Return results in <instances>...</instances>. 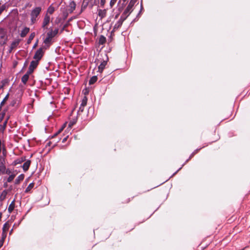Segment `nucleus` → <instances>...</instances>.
Here are the masks:
<instances>
[{
  "mask_svg": "<svg viewBox=\"0 0 250 250\" xmlns=\"http://www.w3.org/2000/svg\"><path fill=\"white\" fill-rule=\"evenodd\" d=\"M67 137H66L64 138L62 140V143H64V142L66 141V139H67Z\"/></svg>",
  "mask_w": 250,
  "mask_h": 250,
  "instance_id": "79ce46f5",
  "label": "nucleus"
},
{
  "mask_svg": "<svg viewBox=\"0 0 250 250\" xmlns=\"http://www.w3.org/2000/svg\"><path fill=\"white\" fill-rule=\"evenodd\" d=\"M6 232H2V238H1V240H3V242L4 241V239H5V237H6Z\"/></svg>",
  "mask_w": 250,
  "mask_h": 250,
  "instance_id": "f704fd0d",
  "label": "nucleus"
},
{
  "mask_svg": "<svg viewBox=\"0 0 250 250\" xmlns=\"http://www.w3.org/2000/svg\"><path fill=\"white\" fill-rule=\"evenodd\" d=\"M107 62L105 61L102 62L100 65L99 66V71L102 72L103 70L104 69L105 65H106Z\"/></svg>",
  "mask_w": 250,
  "mask_h": 250,
  "instance_id": "2eb2a0df",
  "label": "nucleus"
},
{
  "mask_svg": "<svg viewBox=\"0 0 250 250\" xmlns=\"http://www.w3.org/2000/svg\"><path fill=\"white\" fill-rule=\"evenodd\" d=\"M34 37H35V33H31L29 37L28 42H30L31 40H32L34 39Z\"/></svg>",
  "mask_w": 250,
  "mask_h": 250,
  "instance_id": "7c9ffc66",
  "label": "nucleus"
},
{
  "mask_svg": "<svg viewBox=\"0 0 250 250\" xmlns=\"http://www.w3.org/2000/svg\"><path fill=\"white\" fill-rule=\"evenodd\" d=\"M31 162L29 160L26 161L22 166V168L24 171H26L28 169L30 165Z\"/></svg>",
  "mask_w": 250,
  "mask_h": 250,
  "instance_id": "4468645a",
  "label": "nucleus"
},
{
  "mask_svg": "<svg viewBox=\"0 0 250 250\" xmlns=\"http://www.w3.org/2000/svg\"><path fill=\"white\" fill-rule=\"evenodd\" d=\"M3 240H0V248L2 246L3 244Z\"/></svg>",
  "mask_w": 250,
  "mask_h": 250,
  "instance_id": "58836bf2",
  "label": "nucleus"
},
{
  "mask_svg": "<svg viewBox=\"0 0 250 250\" xmlns=\"http://www.w3.org/2000/svg\"><path fill=\"white\" fill-rule=\"evenodd\" d=\"M5 101L4 100H3V101L1 103V105H3Z\"/></svg>",
  "mask_w": 250,
  "mask_h": 250,
  "instance_id": "37998d69",
  "label": "nucleus"
},
{
  "mask_svg": "<svg viewBox=\"0 0 250 250\" xmlns=\"http://www.w3.org/2000/svg\"><path fill=\"white\" fill-rule=\"evenodd\" d=\"M24 178V175L23 174L20 175L15 180V184L18 185L21 181H22Z\"/></svg>",
  "mask_w": 250,
  "mask_h": 250,
  "instance_id": "f8f14e48",
  "label": "nucleus"
},
{
  "mask_svg": "<svg viewBox=\"0 0 250 250\" xmlns=\"http://www.w3.org/2000/svg\"><path fill=\"white\" fill-rule=\"evenodd\" d=\"M106 42V38L104 36H101L99 38V43L100 44H104Z\"/></svg>",
  "mask_w": 250,
  "mask_h": 250,
  "instance_id": "b1692460",
  "label": "nucleus"
},
{
  "mask_svg": "<svg viewBox=\"0 0 250 250\" xmlns=\"http://www.w3.org/2000/svg\"><path fill=\"white\" fill-rule=\"evenodd\" d=\"M43 54V52L42 48H40V49L37 50V51L36 52V53L34 55V59L35 60L39 62V61L41 59L42 57Z\"/></svg>",
  "mask_w": 250,
  "mask_h": 250,
  "instance_id": "7ed1b4c3",
  "label": "nucleus"
},
{
  "mask_svg": "<svg viewBox=\"0 0 250 250\" xmlns=\"http://www.w3.org/2000/svg\"><path fill=\"white\" fill-rule=\"evenodd\" d=\"M34 186V184L33 183H30L26 188L25 192L26 193L29 192L33 188Z\"/></svg>",
  "mask_w": 250,
  "mask_h": 250,
  "instance_id": "a878e982",
  "label": "nucleus"
},
{
  "mask_svg": "<svg viewBox=\"0 0 250 250\" xmlns=\"http://www.w3.org/2000/svg\"><path fill=\"white\" fill-rule=\"evenodd\" d=\"M125 20V18L123 16H121L120 19L115 23L114 27V29H118L119 27H120L122 26L123 21Z\"/></svg>",
  "mask_w": 250,
  "mask_h": 250,
  "instance_id": "39448f33",
  "label": "nucleus"
},
{
  "mask_svg": "<svg viewBox=\"0 0 250 250\" xmlns=\"http://www.w3.org/2000/svg\"><path fill=\"white\" fill-rule=\"evenodd\" d=\"M4 8L3 6H1L0 8V15L1 14V13L2 12V11L4 10Z\"/></svg>",
  "mask_w": 250,
  "mask_h": 250,
  "instance_id": "4c0bfd02",
  "label": "nucleus"
},
{
  "mask_svg": "<svg viewBox=\"0 0 250 250\" xmlns=\"http://www.w3.org/2000/svg\"><path fill=\"white\" fill-rule=\"evenodd\" d=\"M54 12V8L52 6H49L47 9V12L52 14Z\"/></svg>",
  "mask_w": 250,
  "mask_h": 250,
  "instance_id": "c85d7f7f",
  "label": "nucleus"
},
{
  "mask_svg": "<svg viewBox=\"0 0 250 250\" xmlns=\"http://www.w3.org/2000/svg\"><path fill=\"white\" fill-rule=\"evenodd\" d=\"M242 250H244V249H242Z\"/></svg>",
  "mask_w": 250,
  "mask_h": 250,
  "instance_id": "49530a36",
  "label": "nucleus"
},
{
  "mask_svg": "<svg viewBox=\"0 0 250 250\" xmlns=\"http://www.w3.org/2000/svg\"><path fill=\"white\" fill-rule=\"evenodd\" d=\"M17 172H16L15 174H12L10 175V176L8 177V178L7 179V181L8 183L11 182L14 178L15 177L16 175H17Z\"/></svg>",
  "mask_w": 250,
  "mask_h": 250,
  "instance_id": "4be33fe9",
  "label": "nucleus"
},
{
  "mask_svg": "<svg viewBox=\"0 0 250 250\" xmlns=\"http://www.w3.org/2000/svg\"><path fill=\"white\" fill-rule=\"evenodd\" d=\"M42 11V8L40 7H37L34 8L31 12V22L34 24L37 21V18L40 15Z\"/></svg>",
  "mask_w": 250,
  "mask_h": 250,
  "instance_id": "f257e3e1",
  "label": "nucleus"
},
{
  "mask_svg": "<svg viewBox=\"0 0 250 250\" xmlns=\"http://www.w3.org/2000/svg\"><path fill=\"white\" fill-rule=\"evenodd\" d=\"M16 172V171H12V170L8 168V169H5V174H8V175H11L12 174H15Z\"/></svg>",
  "mask_w": 250,
  "mask_h": 250,
  "instance_id": "cd10ccee",
  "label": "nucleus"
},
{
  "mask_svg": "<svg viewBox=\"0 0 250 250\" xmlns=\"http://www.w3.org/2000/svg\"><path fill=\"white\" fill-rule=\"evenodd\" d=\"M14 208H15V200H13L11 203V204H10V205L8 207V212L9 213H11L13 211V210H14Z\"/></svg>",
  "mask_w": 250,
  "mask_h": 250,
  "instance_id": "dca6fc26",
  "label": "nucleus"
},
{
  "mask_svg": "<svg viewBox=\"0 0 250 250\" xmlns=\"http://www.w3.org/2000/svg\"><path fill=\"white\" fill-rule=\"evenodd\" d=\"M117 0H111L110 2V6L112 8L116 3Z\"/></svg>",
  "mask_w": 250,
  "mask_h": 250,
  "instance_id": "c756f323",
  "label": "nucleus"
},
{
  "mask_svg": "<svg viewBox=\"0 0 250 250\" xmlns=\"http://www.w3.org/2000/svg\"><path fill=\"white\" fill-rule=\"evenodd\" d=\"M135 0H131L127 5L126 9L125 10L124 12L122 14L121 16H123L125 19L127 18V17L130 15V14L132 11V8L135 3Z\"/></svg>",
  "mask_w": 250,
  "mask_h": 250,
  "instance_id": "f03ea898",
  "label": "nucleus"
},
{
  "mask_svg": "<svg viewBox=\"0 0 250 250\" xmlns=\"http://www.w3.org/2000/svg\"><path fill=\"white\" fill-rule=\"evenodd\" d=\"M8 191L7 190H4L0 195V201H3L7 195Z\"/></svg>",
  "mask_w": 250,
  "mask_h": 250,
  "instance_id": "ddd939ff",
  "label": "nucleus"
},
{
  "mask_svg": "<svg viewBox=\"0 0 250 250\" xmlns=\"http://www.w3.org/2000/svg\"><path fill=\"white\" fill-rule=\"evenodd\" d=\"M8 98V94H7V95L5 96V97L4 98V99H3V100H4V101H5V102L7 100Z\"/></svg>",
  "mask_w": 250,
  "mask_h": 250,
  "instance_id": "a19ab883",
  "label": "nucleus"
},
{
  "mask_svg": "<svg viewBox=\"0 0 250 250\" xmlns=\"http://www.w3.org/2000/svg\"><path fill=\"white\" fill-rule=\"evenodd\" d=\"M50 17L47 14H46L44 18L43 21L42 22V27L43 28H45L46 27V26L48 24V23L50 22Z\"/></svg>",
  "mask_w": 250,
  "mask_h": 250,
  "instance_id": "6e6552de",
  "label": "nucleus"
},
{
  "mask_svg": "<svg viewBox=\"0 0 250 250\" xmlns=\"http://www.w3.org/2000/svg\"><path fill=\"white\" fill-rule=\"evenodd\" d=\"M98 15L101 18H104L106 15V10L99 9L98 10Z\"/></svg>",
  "mask_w": 250,
  "mask_h": 250,
  "instance_id": "9d476101",
  "label": "nucleus"
},
{
  "mask_svg": "<svg viewBox=\"0 0 250 250\" xmlns=\"http://www.w3.org/2000/svg\"><path fill=\"white\" fill-rule=\"evenodd\" d=\"M7 42V37L5 35H3L1 36V39H0V44H4L6 43Z\"/></svg>",
  "mask_w": 250,
  "mask_h": 250,
  "instance_id": "aec40b11",
  "label": "nucleus"
},
{
  "mask_svg": "<svg viewBox=\"0 0 250 250\" xmlns=\"http://www.w3.org/2000/svg\"><path fill=\"white\" fill-rule=\"evenodd\" d=\"M6 124H7V121H6L4 123V124H3V129H4V128H5V126H6Z\"/></svg>",
  "mask_w": 250,
  "mask_h": 250,
  "instance_id": "ea45409f",
  "label": "nucleus"
},
{
  "mask_svg": "<svg viewBox=\"0 0 250 250\" xmlns=\"http://www.w3.org/2000/svg\"><path fill=\"white\" fill-rule=\"evenodd\" d=\"M87 98L86 97H84L82 101L81 104L78 111L79 114H80L81 112H82L83 111L84 107L87 104Z\"/></svg>",
  "mask_w": 250,
  "mask_h": 250,
  "instance_id": "20e7f679",
  "label": "nucleus"
},
{
  "mask_svg": "<svg viewBox=\"0 0 250 250\" xmlns=\"http://www.w3.org/2000/svg\"><path fill=\"white\" fill-rule=\"evenodd\" d=\"M127 0H119L118 6L119 10H122L126 4Z\"/></svg>",
  "mask_w": 250,
  "mask_h": 250,
  "instance_id": "1a4fd4ad",
  "label": "nucleus"
},
{
  "mask_svg": "<svg viewBox=\"0 0 250 250\" xmlns=\"http://www.w3.org/2000/svg\"><path fill=\"white\" fill-rule=\"evenodd\" d=\"M23 161V160L22 158H21V160H16L14 163H15V165H17V164H20Z\"/></svg>",
  "mask_w": 250,
  "mask_h": 250,
  "instance_id": "473e14b6",
  "label": "nucleus"
},
{
  "mask_svg": "<svg viewBox=\"0 0 250 250\" xmlns=\"http://www.w3.org/2000/svg\"><path fill=\"white\" fill-rule=\"evenodd\" d=\"M29 76L28 74H25L21 78V81L24 83L25 84L26 82L28 81L29 79Z\"/></svg>",
  "mask_w": 250,
  "mask_h": 250,
  "instance_id": "5701e85b",
  "label": "nucleus"
},
{
  "mask_svg": "<svg viewBox=\"0 0 250 250\" xmlns=\"http://www.w3.org/2000/svg\"><path fill=\"white\" fill-rule=\"evenodd\" d=\"M38 62H39L36 60L32 61L30 63L29 67L34 70V69L37 66Z\"/></svg>",
  "mask_w": 250,
  "mask_h": 250,
  "instance_id": "a211bd4d",
  "label": "nucleus"
},
{
  "mask_svg": "<svg viewBox=\"0 0 250 250\" xmlns=\"http://www.w3.org/2000/svg\"><path fill=\"white\" fill-rule=\"evenodd\" d=\"M97 81V77L96 76H93L89 81V84H92L94 83Z\"/></svg>",
  "mask_w": 250,
  "mask_h": 250,
  "instance_id": "393cba45",
  "label": "nucleus"
},
{
  "mask_svg": "<svg viewBox=\"0 0 250 250\" xmlns=\"http://www.w3.org/2000/svg\"><path fill=\"white\" fill-rule=\"evenodd\" d=\"M20 42V39H16L12 42L9 49L10 52H11L14 48H15L19 45Z\"/></svg>",
  "mask_w": 250,
  "mask_h": 250,
  "instance_id": "423d86ee",
  "label": "nucleus"
},
{
  "mask_svg": "<svg viewBox=\"0 0 250 250\" xmlns=\"http://www.w3.org/2000/svg\"><path fill=\"white\" fill-rule=\"evenodd\" d=\"M51 40L52 38L47 36L46 39L44 40L43 42L45 44L49 45L51 43Z\"/></svg>",
  "mask_w": 250,
  "mask_h": 250,
  "instance_id": "bb28decb",
  "label": "nucleus"
},
{
  "mask_svg": "<svg viewBox=\"0 0 250 250\" xmlns=\"http://www.w3.org/2000/svg\"><path fill=\"white\" fill-rule=\"evenodd\" d=\"M34 71V69L29 67L28 70L26 72V74H28V76L30 75Z\"/></svg>",
  "mask_w": 250,
  "mask_h": 250,
  "instance_id": "2f4dec72",
  "label": "nucleus"
},
{
  "mask_svg": "<svg viewBox=\"0 0 250 250\" xmlns=\"http://www.w3.org/2000/svg\"><path fill=\"white\" fill-rule=\"evenodd\" d=\"M36 45H37V43L34 44V48H35L36 46Z\"/></svg>",
  "mask_w": 250,
  "mask_h": 250,
  "instance_id": "a18cd8bd",
  "label": "nucleus"
},
{
  "mask_svg": "<svg viewBox=\"0 0 250 250\" xmlns=\"http://www.w3.org/2000/svg\"><path fill=\"white\" fill-rule=\"evenodd\" d=\"M76 123L75 121H71L69 123L68 127L71 128Z\"/></svg>",
  "mask_w": 250,
  "mask_h": 250,
  "instance_id": "72a5a7b5",
  "label": "nucleus"
},
{
  "mask_svg": "<svg viewBox=\"0 0 250 250\" xmlns=\"http://www.w3.org/2000/svg\"><path fill=\"white\" fill-rule=\"evenodd\" d=\"M61 130H62V129H61L60 130H59V131H58V132L55 134V135H56L58 133H59L61 131Z\"/></svg>",
  "mask_w": 250,
  "mask_h": 250,
  "instance_id": "c03bdc74",
  "label": "nucleus"
},
{
  "mask_svg": "<svg viewBox=\"0 0 250 250\" xmlns=\"http://www.w3.org/2000/svg\"><path fill=\"white\" fill-rule=\"evenodd\" d=\"M6 169V167L4 166V164L1 162L0 163V173L2 174H5V171Z\"/></svg>",
  "mask_w": 250,
  "mask_h": 250,
  "instance_id": "6ab92c4d",
  "label": "nucleus"
},
{
  "mask_svg": "<svg viewBox=\"0 0 250 250\" xmlns=\"http://www.w3.org/2000/svg\"><path fill=\"white\" fill-rule=\"evenodd\" d=\"M4 115H5L4 113H1L0 114V122H1L4 116Z\"/></svg>",
  "mask_w": 250,
  "mask_h": 250,
  "instance_id": "c9c22d12",
  "label": "nucleus"
},
{
  "mask_svg": "<svg viewBox=\"0 0 250 250\" xmlns=\"http://www.w3.org/2000/svg\"><path fill=\"white\" fill-rule=\"evenodd\" d=\"M29 30L30 29L28 27L24 28L21 33V37H24L28 33Z\"/></svg>",
  "mask_w": 250,
  "mask_h": 250,
  "instance_id": "9b49d317",
  "label": "nucleus"
},
{
  "mask_svg": "<svg viewBox=\"0 0 250 250\" xmlns=\"http://www.w3.org/2000/svg\"><path fill=\"white\" fill-rule=\"evenodd\" d=\"M58 31V29H55L54 30L51 29L49 32L47 33V36L52 39L57 34Z\"/></svg>",
  "mask_w": 250,
  "mask_h": 250,
  "instance_id": "0eeeda50",
  "label": "nucleus"
},
{
  "mask_svg": "<svg viewBox=\"0 0 250 250\" xmlns=\"http://www.w3.org/2000/svg\"><path fill=\"white\" fill-rule=\"evenodd\" d=\"M76 4L75 2L74 1H72L70 2L69 7L70 8L69 10L71 12H73L75 8H76Z\"/></svg>",
  "mask_w": 250,
  "mask_h": 250,
  "instance_id": "f3484780",
  "label": "nucleus"
},
{
  "mask_svg": "<svg viewBox=\"0 0 250 250\" xmlns=\"http://www.w3.org/2000/svg\"><path fill=\"white\" fill-rule=\"evenodd\" d=\"M9 227V224L8 222L5 223L3 226L2 232H6L8 230Z\"/></svg>",
  "mask_w": 250,
  "mask_h": 250,
  "instance_id": "412c9836",
  "label": "nucleus"
},
{
  "mask_svg": "<svg viewBox=\"0 0 250 250\" xmlns=\"http://www.w3.org/2000/svg\"><path fill=\"white\" fill-rule=\"evenodd\" d=\"M105 3V0H101L100 4L103 7Z\"/></svg>",
  "mask_w": 250,
  "mask_h": 250,
  "instance_id": "e433bc0d",
  "label": "nucleus"
}]
</instances>
